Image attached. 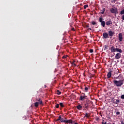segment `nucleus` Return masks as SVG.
<instances>
[{"label": "nucleus", "mask_w": 124, "mask_h": 124, "mask_svg": "<svg viewBox=\"0 0 124 124\" xmlns=\"http://www.w3.org/2000/svg\"><path fill=\"white\" fill-rule=\"evenodd\" d=\"M112 24H113V22L111 20V19L106 22V24L107 25V26H111L112 25Z\"/></svg>", "instance_id": "nucleus-9"}, {"label": "nucleus", "mask_w": 124, "mask_h": 124, "mask_svg": "<svg viewBox=\"0 0 124 124\" xmlns=\"http://www.w3.org/2000/svg\"><path fill=\"white\" fill-rule=\"evenodd\" d=\"M102 124H104V122H102Z\"/></svg>", "instance_id": "nucleus-44"}, {"label": "nucleus", "mask_w": 124, "mask_h": 124, "mask_svg": "<svg viewBox=\"0 0 124 124\" xmlns=\"http://www.w3.org/2000/svg\"><path fill=\"white\" fill-rule=\"evenodd\" d=\"M114 34H115L114 31H108V35L109 36H110V38H112V37L113 35H114Z\"/></svg>", "instance_id": "nucleus-10"}, {"label": "nucleus", "mask_w": 124, "mask_h": 124, "mask_svg": "<svg viewBox=\"0 0 124 124\" xmlns=\"http://www.w3.org/2000/svg\"><path fill=\"white\" fill-rule=\"evenodd\" d=\"M67 56H64L62 57V59H63L64 60H65V59H66Z\"/></svg>", "instance_id": "nucleus-33"}, {"label": "nucleus", "mask_w": 124, "mask_h": 124, "mask_svg": "<svg viewBox=\"0 0 124 124\" xmlns=\"http://www.w3.org/2000/svg\"><path fill=\"white\" fill-rule=\"evenodd\" d=\"M61 119H62V116L60 115L59 117V118L56 121H57V122H58V121H61Z\"/></svg>", "instance_id": "nucleus-23"}, {"label": "nucleus", "mask_w": 124, "mask_h": 124, "mask_svg": "<svg viewBox=\"0 0 124 124\" xmlns=\"http://www.w3.org/2000/svg\"><path fill=\"white\" fill-rule=\"evenodd\" d=\"M90 24H92V25L94 26L95 25H96L97 24V22L95 21H92L91 22H90Z\"/></svg>", "instance_id": "nucleus-19"}, {"label": "nucleus", "mask_w": 124, "mask_h": 124, "mask_svg": "<svg viewBox=\"0 0 124 124\" xmlns=\"http://www.w3.org/2000/svg\"><path fill=\"white\" fill-rule=\"evenodd\" d=\"M111 76H112V73L111 72H109L107 75L108 79H109V78H111Z\"/></svg>", "instance_id": "nucleus-15"}, {"label": "nucleus", "mask_w": 124, "mask_h": 124, "mask_svg": "<svg viewBox=\"0 0 124 124\" xmlns=\"http://www.w3.org/2000/svg\"><path fill=\"white\" fill-rule=\"evenodd\" d=\"M103 37L106 39L107 38H109V35L107 32H104L103 33Z\"/></svg>", "instance_id": "nucleus-8"}, {"label": "nucleus", "mask_w": 124, "mask_h": 124, "mask_svg": "<svg viewBox=\"0 0 124 124\" xmlns=\"http://www.w3.org/2000/svg\"><path fill=\"white\" fill-rule=\"evenodd\" d=\"M121 124H124V121H121Z\"/></svg>", "instance_id": "nucleus-35"}, {"label": "nucleus", "mask_w": 124, "mask_h": 124, "mask_svg": "<svg viewBox=\"0 0 124 124\" xmlns=\"http://www.w3.org/2000/svg\"><path fill=\"white\" fill-rule=\"evenodd\" d=\"M121 57H122V54L120 53H117L115 55V59L118 60L119 59H120Z\"/></svg>", "instance_id": "nucleus-6"}, {"label": "nucleus", "mask_w": 124, "mask_h": 124, "mask_svg": "<svg viewBox=\"0 0 124 124\" xmlns=\"http://www.w3.org/2000/svg\"><path fill=\"white\" fill-rule=\"evenodd\" d=\"M84 90L86 92H88V90H89V88H88V87H85L84 88Z\"/></svg>", "instance_id": "nucleus-31"}, {"label": "nucleus", "mask_w": 124, "mask_h": 124, "mask_svg": "<svg viewBox=\"0 0 124 124\" xmlns=\"http://www.w3.org/2000/svg\"><path fill=\"white\" fill-rule=\"evenodd\" d=\"M75 61H73V62H71V64H72V65H74V66H76V64H75Z\"/></svg>", "instance_id": "nucleus-24"}, {"label": "nucleus", "mask_w": 124, "mask_h": 124, "mask_svg": "<svg viewBox=\"0 0 124 124\" xmlns=\"http://www.w3.org/2000/svg\"><path fill=\"white\" fill-rule=\"evenodd\" d=\"M55 107H56V108H59V107H60V104H57Z\"/></svg>", "instance_id": "nucleus-29"}, {"label": "nucleus", "mask_w": 124, "mask_h": 124, "mask_svg": "<svg viewBox=\"0 0 124 124\" xmlns=\"http://www.w3.org/2000/svg\"><path fill=\"white\" fill-rule=\"evenodd\" d=\"M120 114H121V112H120L119 111L116 112V115H120Z\"/></svg>", "instance_id": "nucleus-34"}, {"label": "nucleus", "mask_w": 124, "mask_h": 124, "mask_svg": "<svg viewBox=\"0 0 124 124\" xmlns=\"http://www.w3.org/2000/svg\"><path fill=\"white\" fill-rule=\"evenodd\" d=\"M83 108V107L80 104H78L77 106V108L78 110H82V108Z\"/></svg>", "instance_id": "nucleus-13"}, {"label": "nucleus", "mask_w": 124, "mask_h": 124, "mask_svg": "<svg viewBox=\"0 0 124 124\" xmlns=\"http://www.w3.org/2000/svg\"><path fill=\"white\" fill-rule=\"evenodd\" d=\"M108 49V46L105 45V48H104V50L106 51V50H107Z\"/></svg>", "instance_id": "nucleus-26"}, {"label": "nucleus", "mask_w": 124, "mask_h": 124, "mask_svg": "<svg viewBox=\"0 0 124 124\" xmlns=\"http://www.w3.org/2000/svg\"><path fill=\"white\" fill-rule=\"evenodd\" d=\"M96 28H98V26H97V27H96Z\"/></svg>", "instance_id": "nucleus-45"}, {"label": "nucleus", "mask_w": 124, "mask_h": 124, "mask_svg": "<svg viewBox=\"0 0 124 124\" xmlns=\"http://www.w3.org/2000/svg\"><path fill=\"white\" fill-rule=\"evenodd\" d=\"M59 105H60L61 107H62V108H63V107H64V105H63V103H60Z\"/></svg>", "instance_id": "nucleus-22"}, {"label": "nucleus", "mask_w": 124, "mask_h": 124, "mask_svg": "<svg viewBox=\"0 0 124 124\" xmlns=\"http://www.w3.org/2000/svg\"><path fill=\"white\" fill-rule=\"evenodd\" d=\"M121 99H124V94H123L121 96Z\"/></svg>", "instance_id": "nucleus-32"}, {"label": "nucleus", "mask_w": 124, "mask_h": 124, "mask_svg": "<svg viewBox=\"0 0 124 124\" xmlns=\"http://www.w3.org/2000/svg\"><path fill=\"white\" fill-rule=\"evenodd\" d=\"M116 52L118 53H123V50L119 49V48H116Z\"/></svg>", "instance_id": "nucleus-16"}, {"label": "nucleus", "mask_w": 124, "mask_h": 124, "mask_svg": "<svg viewBox=\"0 0 124 124\" xmlns=\"http://www.w3.org/2000/svg\"><path fill=\"white\" fill-rule=\"evenodd\" d=\"M60 122H61V123H66V120H64L63 118H61Z\"/></svg>", "instance_id": "nucleus-20"}, {"label": "nucleus", "mask_w": 124, "mask_h": 124, "mask_svg": "<svg viewBox=\"0 0 124 124\" xmlns=\"http://www.w3.org/2000/svg\"><path fill=\"white\" fill-rule=\"evenodd\" d=\"M61 93H62V92H61L60 91V90H57V94H58V95H60V94H61Z\"/></svg>", "instance_id": "nucleus-27"}, {"label": "nucleus", "mask_w": 124, "mask_h": 124, "mask_svg": "<svg viewBox=\"0 0 124 124\" xmlns=\"http://www.w3.org/2000/svg\"><path fill=\"white\" fill-rule=\"evenodd\" d=\"M122 19L124 20V15L122 16Z\"/></svg>", "instance_id": "nucleus-37"}, {"label": "nucleus", "mask_w": 124, "mask_h": 124, "mask_svg": "<svg viewBox=\"0 0 124 124\" xmlns=\"http://www.w3.org/2000/svg\"><path fill=\"white\" fill-rule=\"evenodd\" d=\"M117 78H119V77H117Z\"/></svg>", "instance_id": "nucleus-46"}, {"label": "nucleus", "mask_w": 124, "mask_h": 124, "mask_svg": "<svg viewBox=\"0 0 124 124\" xmlns=\"http://www.w3.org/2000/svg\"><path fill=\"white\" fill-rule=\"evenodd\" d=\"M87 96H86V94L85 93H81L80 97L79 100L81 101H83V100H85V99H87Z\"/></svg>", "instance_id": "nucleus-3"}, {"label": "nucleus", "mask_w": 124, "mask_h": 124, "mask_svg": "<svg viewBox=\"0 0 124 124\" xmlns=\"http://www.w3.org/2000/svg\"><path fill=\"white\" fill-rule=\"evenodd\" d=\"M116 0H113V2L115 3V1H116Z\"/></svg>", "instance_id": "nucleus-38"}, {"label": "nucleus", "mask_w": 124, "mask_h": 124, "mask_svg": "<svg viewBox=\"0 0 124 124\" xmlns=\"http://www.w3.org/2000/svg\"><path fill=\"white\" fill-rule=\"evenodd\" d=\"M118 37H119V41H120V42L123 41V34L122 33H120L119 34Z\"/></svg>", "instance_id": "nucleus-11"}, {"label": "nucleus", "mask_w": 124, "mask_h": 124, "mask_svg": "<svg viewBox=\"0 0 124 124\" xmlns=\"http://www.w3.org/2000/svg\"><path fill=\"white\" fill-rule=\"evenodd\" d=\"M88 30H90V31H92V28H90L88 29Z\"/></svg>", "instance_id": "nucleus-40"}, {"label": "nucleus", "mask_w": 124, "mask_h": 124, "mask_svg": "<svg viewBox=\"0 0 124 124\" xmlns=\"http://www.w3.org/2000/svg\"><path fill=\"white\" fill-rule=\"evenodd\" d=\"M110 11L111 12V13H112V14H115L116 15V14H118V9H114V8H111L110 10Z\"/></svg>", "instance_id": "nucleus-5"}, {"label": "nucleus", "mask_w": 124, "mask_h": 124, "mask_svg": "<svg viewBox=\"0 0 124 124\" xmlns=\"http://www.w3.org/2000/svg\"><path fill=\"white\" fill-rule=\"evenodd\" d=\"M87 7H89V6L88 5H85L84 6V9H86V8H87Z\"/></svg>", "instance_id": "nucleus-30"}, {"label": "nucleus", "mask_w": 124, "mask_h": 124, "mask_svg": "<svg viewBox=\"0 0 124 124\" xmlns=\"http://www.w3.org/2000/svg\"><path fill=\"white\" fill-rule=\"evenodd\" d=\"M90 115H89V113H86L84 116V118H90Z\"/></svg>", "instance_id": "nucleus-21"}, {"label": "nucleus", "mask_w": 124, "mask_h": 124, "mask_svg": "<svg viewBox=\"0 0 124 124\" xmlns=\"http://www.w3.org/2000/svg\"><path fill=\"white\" fill-rule=\"evenodd\" d=\"M120 14L121 15H123V14H124V9L123 10L121 11Z\"/></svg>", "instance_id": "nucleus-25"}, {"label": "nucleus", "mask_w": 124, "mask_h": 124, "mask_svg": "<svg viewBox=\"0 0 124 124\" xmlns=\"http://www.w3.org/2000/svg\"><path fill=\"white\" fill-rule=\"evenodd\" d=\"M104 12H105V8H103L102 10L100 11L101 14H104Z\"/></svg>", "instance_id": "nucleus-18"}, {"label": "nucleus", "mask_w": 124, "mask_h": 124, "mask_svg": "<svg viewBox=\"0 0 124 124\" xmlns=\"http://www.w3.org/2000/svg\"><path fill=\"white\" fill-rule=\"evenodd\" d=\"M72 123H73L72 120H66V124H72Z\"/></svg>", "instance_id": "nucleus-17"}, {"label": "nucleus", "mask_w": 124, "mask_h": 124, "mask_svg": "<svg viewBox=\"0 0 124 124\" xmlns=\"http://www.w3.org/2000/svg\"><path fill=\"white\" fill-rule=\"evenodd\" d=\"M89 52H90V53H93V49H90L89 50Z\"/></svg>", "instance_id": "nucleus-28"}, {"label": "nucleus", "mask_w": 124, "mask_h": 124, "mask_svg": "<svg viewBox=\"0 0 124 124\" xmlns=\"http://www.w3.org/2000/svg\"><path fill=\"white\" fill-rule=\"evenodd\" d=\"M110 50L111 53H115V52H116L117 51V48H115L114 46H112L110 47Z\"/></svg>", "instance_id": "nucleus-7"}, {"label": "nucleus", "mask_w": 124, "mask_h": 124, "mask_svg": "<svg viewBox=\"0 0 124 124\" xmlns=\"http://www.w3.org/2000/svg\"><path fill=\"white\" fill-rule=\"evenodd\" d=\"M113 83L116 87L119 88V87H122V86L124 85V79L120 80H114Z\"/></svg>", "instance_id": "nucleus-2"}, {"label": "nucleus", "mask_w": 124, "mask_h": 124, "mask_svg": "<svg viewBox=\"0 0 124 124\" xmlns=\"http://www.w3.org/2000/svg\"><path fill=\"white\" fill-rule=\"evenodd\" d=\"M120 101H121L120 100L116 99L113 101V103H114V104H117V105H119V103H120Z\"/></svg>", "instance_id": "nucleus-12"}, {"label": "nucleus", "mask_w": 124, "mask_h": 124, "mask_svg": "<svg viewBox=\"0 0 124 124\" xmlns=\"http://www.w3.org/2000/svg\"><path fill=\"white\" fill-rule=\"evenodd\" d=\"M36 102L34 103V105L35 107H37L39 106V105H42L43 106L44 105V104L43 103V102L42 101V99L40 98H36Z\"/></svg>", "instance_id": "nucleus-1"}, {"label": "nucleus", "mask_w": 124, "mask_h": 124, "mask_svg": "<svg viewBox=\"0 0 124 124\" xmlns=\"http://www.w3.org/2000/svg\"><path fill=\"white\" fill-rule=\"evenodd\" d=\"M83 108H85V109H89V103H86L84 104V106L83 107Z\"/></svg>", "instance_id": "nucleus-14"}, {"label": "nucleus", "mask_w": 124, "mask_h": 124, "mask_svg": "<svg viewBox=\"0 0 124 124\" xmlns=\"http://www.w3.org/2000/svg\"><path fill=\"white\" fill-rule=\"evenodd\" d=\"M74 124H78V123H76Z\"/></svg>", "instance_id": "nucleus-43"}, {"label": "nucleus", "mask_w": 124, "mask_h": 124, "mask_svg": "<svg viewBox=\"0 0 124 124\" xmlns=\"http://www.w3.org/2000/svg\"><path fill=\"white\" fill-rule=\"evenodd\" d=\"M89 27H90V25L89 24L86 25V28H89Z\"/></svg>", "instance_id": "nucleus-36"}, {"label": "nucleus", "mask_w": 124, "mask_h": 124, "mask_svg": "<svg viewBox=\"0 0 124 124\" xmlns=\"http://www.w3.org/2000/svg\"><path fill=\"white\" fill-rule=\"evenodd\" d=\"M99 22L101 23V26H102L103 28H105V21H103V18H102V17H99Z\"/></svg>", "instance_id": "nucleus-4"}, {"label": "nucleus", "mask_w": 124, "mask_h": 124, "mask_svg": "<svg viewBox=\"0 0 124 124\" xmlns=\"http://www.w3.org/2000/svg\"><path fill=\"white\" fill-rule=\"evenodd\" d=\"M44 87H45V89H46V88H47V86H46V85H45Z\"/></svg>", "instance_id": "nucleus-41"}, {"label": "nucleus", "mask_w": 124, "mask_h": 124, "mask_svg": "<svg viewBox=\"0 0 124 124\" xmlns=\"http://www.w3.org/2000/svg\"><path fill=\"white\" fill-rule=\"evenodd\" d=\"M72 31H75V29H74V28H72Z\"/></svg>", "instance_id": "nucleus-39"}, {"label": "nucleus", "mask_w": 124, "mask_h": 124, "mask_svg": "<svg viewBox=\"0 0 124 124\" xmlns=\"http://www.w3.org/2000/svg\"><path fill=\"white\" fill-rule=\"evenodd\" d=\"M104 124H107V122H105Z\"/></svg>", "instance_id": "nucleus-42"}]
</instances>
